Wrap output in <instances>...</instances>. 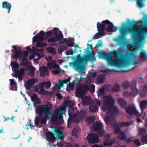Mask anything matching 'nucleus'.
<instances>
[{"label":"nucleus","mask_w":147,"mask_h":147,"mask_svg":"<svg viewBox=\"0 0 147 147\" xmlns=\"http://www.w3.org/2000/svg\"><path fill=\"white\" fill-rule=\"evenodd\" d=\"M2 8L7 9V13L10 12L11 5V3H9L7 1H4L2 3Z\"/></svg>","instance_id":"412c9836"},{"label":"nucleus","mask_w":147,"mask_h":147,"mask_svg":"<svg viewBox=\"0 0 147 147\" xmlns=\"http://www.w3.org/2000/svg\"><path fill=\"white\" fill-rule=\"evenodd\" d=\"M38 98L37 95L35 93L34 94L32 95L31 96V99L32 101H34L36 99H37Z\"/></svg>","instance_id":"e2e57ef3"},{"label":"nucleus","mask_w":147,"mask_h":147,"mask_svg":"<svg viewBox=\"0 0 147 147\" xmlns=\"http://www.w3.org/2000/svg\"><path fill=\"white\" fill-rule=\"evenodd\" d=\"M114 133L116 134H119L121 132V129L118 124L115 125L114 128Z\"/></svg>","instance_id":"a19ab883"},{"label":"nucleus","mask_w":147,"mask_h":147,"mask_svg":"<svg viewBox=\"0 0 147 147\" xmlns=\"http://www.w3.org/2000/svg\"><path fill=\"white\" fill-rule=\"evenodd\" d=\"M140 107L141 111L142 114L144 110L147 107V100H143L140 103Z\"/></svg>","instance_id":"5701e85b"},{"label":"nucleus","mask_w":147,"mask_h":147,"mask_svg":"<svg viewBox=\"0 0 147 147\" xmlns=\"http://www.w3.org/2000/svg\"><path fill=\"white\" fill-rule=\"evenodd\" d=\"M75 52H76V51L75 50H74L73 51L69 50L67 51L66 55H72L73 53Z\"/></svg>","instance_id":"0e129e2a"},{"label":"nucleus","mask_w":147,"mask_h":147,"mask_svg":"<svg viewBox=\"0 0 147 147\" xmlns=\"http://www.w3.org/2000/svg\"><path fill=\"white\" fill-rule=\"evenodd\" d=\"M142 22V19L137 21L132 20L130 22L129 25L130 27L127 28L125 24L123 25L120 31L121 36H120L116 41L118 44L121 46L124 45L125 44V41L123 40L124 36L126 35L127 31L131 33V38L135 46L138 45L141 41V39L144 38V33L147 34V25L146 26L145 30L143 29L142 26L137 25L138 24Z\"/></svg>","instance_id":"f257e3e1"},{"label":"nucleus","mask_w":147,"mask_h":147,"mask_svg":"<svg viewBox=\"0 0 147 147\" xmlns=\"http://www.w3.org/2000/svg\"><path fill=\"white\" fill-rule=\"evenodd\" d=\"M54 132L56 134V136H57L59 139L62 140L64 136L63 132H61L59 129H55L54 131Z\"/></svg>","instance_id":"c85d7f7f"},{"label":"nucleus","mask_w":147,"mask_h":147,"mask_svg":"<svg viewBox=\"0 0 147 147\" xmlns=\"http://www.w3.org/2000/svg\"><path fill=\"white\" fill-rule=\"evenodd\" d=\"M114 26L113 24L111 23V24L108 25V27L106 28V30L107 31L109 32H112Z\"/></svg>","instance_id":"c03bdc74"},{"label":"nucleus","mask_w":147,"mask_h":147,"mask_svg":"<svg viewBox=\"0 0 147 147\" xmlns=\"http://www.w3.org/2000/svg\"><path fill=\"white\" fill-rule=\"evenodd\" d=\"M103 53L98 54L99 58L105 59L107 62L108 64L111 66L119 67L122 61L128 60L129 59L135 60L137 57L136 55L134 53L130 54L127 53L124 54L121 50L114 51L112 53L111 52L105 53L104 51Z\"/></svg>","instance_id":"f03ea898"},{"label":"nucleus","mask_w":147,"mask_h":147,"mask_svg":"<svg viewBox=\"0 0 147 147\" xmlns=\"http://www.w3.org/2000/svg\"><path fill=\"white\" fill-rule=\"evenodd\" d=\"M98 31L100 33V35L102 36L105 35L104 31L105 29V26L104 24H100L99 22L97 23Z\"/></svg>","instance_id":"a211bd4d"},{"label":"nucleus","mask_w":147,"mask_h":147,"mask_svg":"<svg viewBox=\"0 0 147 147\" xmlns=\"http://www.w3.org/2000/svg\"><path fill=\"white\" fill-rule=\"evenodd\" d=\"M88 107L90 112L92 113L96 112L98 108V107L95 104L89 105Z\"/></svg>","instance_id":"393cba45"},{"label":"nucleus","mask_w":147,"mask_h":147,"mask_svg":"<svg viewBox=\"0 0 147 147\" xmlns=\"http://www.w3.org/2000/svg\"><path fill=\"white\" fill-rule=\"evenodd\" d=\"M139 135L142 136L146 132V129L144 128H140L138 130Z\"/></svg>","instance_id":"8fccbe9b"},{"label":"nucleus","mask_w":147,"mask_h":147,"mask_svg":"<svg viewBox=\"0 0 147 147\" xmlns=\"http://www.w3.org/2000/svg\"><path fill=\"white\" fill-rule=\"evenodd\" d=\"M36 42V47H45L47 45V43H43L40 42Z\"/></svg>","instance_id":"5fc2aeb1"},{"label":"nucleus","mask_w":147,"mask_h":147,"mask_svg":"<svg viewBox=\"0 0 147 147\" xmlns=\"http://www.w3.org/2000/svg\"><path fill=\"white\" fill-rule=\"evenodd\" d=\"M54 32L55 31H54L53 29L47 32L46 33V34H47V38L53 36L54 35Z\"/></svg>","instance_id":"de8ad7c7"},{"label":"nucleus","mask_w":147,"mask_h":147,"mask_svg":"<svg viewBox=\"0 0 147 147\" xmlns=\"http://www.w3.org/2000/svg\"><path fill=\"white\" fill-rule=\"evenodd\" d=\"M38 80L36 78H33L27 80L25 83L24 86L26 89L29 90L30 89V86H32L34 83L37 82Z\"/></svg>","instance_id":"9b49d317"},{"label":"nucleus","mask_w":147,"mask_h":147,"mask_svg":"<svg viewBox=\"0 0 147 147\" xmlns=\"http://www.w3.org/2000/svg\"><path fill=\"white\" fill-rule=\"evenodd\" d=\"M45 33L43 31L40 32L38 35L34 36L32 38L33 41L34 42H37L38 41H41L44 40V37L45 36Z\"/></svg>","instance_id":"f8f14e48"},{"label":"nucleus","mask_w":147,"mask_h":147,"mask_svg":"<svg viewBox=\"0 0 147 147\" xmlns=\"http://www.w3.org/2000/svg\"><path fill=\"white\" fill-rule=\"evenodd\" d=\"M102 45V41L101 40H99L97 44L96 45V46L97 48H99L100 47H101Z\"/></svg>","instance_id":"338daca9"},{"label":"nucleus","mask_w":147,"mask_h":147,"mask_svg":"<svg viewBox=\"0 0 147 147\" xmlns=\"http://www.w3.org/2000/svg\"><path fill=\"white\" fill-rule=\"evenodd\" d=\"M117 101L121 107H123L126 106L127 104V102L123 98H118Z\"/></svg>","instance_id":"7c9ffc66"},{"label":"nucleus","mask_w":147,"mask_h":147,"mask_svg":"<svg viewBox=\"0 0 147 147\" xmlns=\"http://www.w3.org/2000/svg\"><path fill=\"white\" fill-rule=\"evenodd\" d=\"M41 117V116H37L34 119V123L35 125H38L40 122V118Z\"/></svg>","instance_id":"13d9d810"},{"label":"nucleus","mask_w":147,"mask_h":147,"mask_svg":"<svg viewBox=\"0 0 147 147\" xmlns=\"http://www.w3.org/2000/svg\"><path fill=\"white\" fill-rule=\"evenodd\" d=\"M85 60V59L83 57H80L77 58L74 62H70L69 65L75 67V70L80 74H81L83 72L82 68Z\"/></svg>","instance_id":"423d86ee"},{"label":"nucleus","mask_w":147,"mask_h":147,"mask_svg":"<svg viewBox=\"0 0 147 147\" xmlns=\"http://www.w3.org/2000/svg\"><path fill=\"white\" fill-rule=\"evenodd\" d=\"M126 112L130 115H137V111L134 107L130 106L127 107L126 109Z\"/></svg>","instance_id":"2eb2a0df"},{"label":"nucleus","mask_w":147,"mask_h":147,"mask_svg":"<svg viewBox=\"0 0 147 147\" xmlns=\"http://www.w3.org/2000/svg\"><path fill=\"white\" fill-rule=\"evenodd\" d=\"M100 36L101 35H100V32L97 33L95 35L94 37L93 38V39L95 40L99 38L100 37Z\"/></svg>","instance_id":"69168bd1"},{"label":"nucleus","mask_w":147,"mask_h":147,"mask_svg":"<svg viewBox=\"0 0 147 147\" xmlns=\"http://www.w3.org/2000/svg\"><path fill=\"white\" fill-rule=\"evenodd\" d=\"M61 71H62L63 72H64V70L61 69L60 68H59L57 70L53 71V72L54 74H57L61 73Z\"/></svg>","instance_id":"680f3d73"},{"label":"nucleus","mask_w":147,"mask_h":147,"mask_svg":"<svg viewBox=\"0 0 147 147\" xmlns=\"http://www.w3.org/2000/svg\"><path fill=\"white\" fill-rule=\"evenodd\" d=\"M12 47L15 49L14 52L15 53L14 55L11 56V57L12 58L17 59L19 57H21L22 54V50L20 49L17 50V48L16 45H12Z\"/></svg>","instance_id":"f3484780"},{"label":"nucleus","mask_w":147,"mask_h":147,"mask_svg":"<svg viewBox=\"0 0 147 147\" xmlns=\"http://www.w3.org/2000/svg\"><path fill=\"white\" fill-rule=\"evenodd\" d=\"M52 108V105L49 102L48 104L39 105L37 106L36 109V113L40 116L42 115L43 113L47 117V115L51 113V110Z\"/></svg>","instance_id":"39448f33"},{"label":"nucleus","mask_w":147,"mask_h":147,"mask_svg":"<svg viewBox=\"0 0 147 147\" xmlns=\"http://www.w3.org/2000/svg\"><path fill=\"white\" fill-rule=\"evenodd\" d=\"M30 75L31 76L32 75V76H34V71L35 70V68L33 66L30 68Z\"/></svg>","instance_id":"052dcab7"},{"label":"nucleus","mask_w":147,"mask_h":147,"mask_svg":"<svg viewBox=\"0 0 147 147\" xmlns=\"http://www.w3.org/2000/svg\"><path fill=\"white\" fill-rule=\"evenodd\" d=\"M95 119V117L94 116H91L88 117L87 119V121L90 123H92L94 122Z\"/></svg>","instance_id":"603ef678"},{"label":"nucleus","mask_w":147,"mask_h":147,"mask_svg":"<svg viewBox=\"0 0 147 147\" xmlns=\"http://www.w3.org/2000/svg\"><path fill=\"white\" fill-rule=\"evenodd\" d=\"M114 143V141L111 139L109 138H108L104 141V145L105 146H111Z\"/></svg>","instance_id":"cd10ccee"},{"label":"nucleus","mask_w":147,"mask_h":147,"mask_svg":"<svg viewBox=\"0 0 147 147\" xmlns=\"http://www.w3.org/2000/svg\"><path fill=\"white\" fill-rule=\"evenodd\" d=\"M111 89L113 91L118 92L120 90V85L118 84H116L114 86L112 87Z\"/></svg>","instance_id":"4c0bfd02"},{"label":"nucleus","mask_w":147,"mask_h":147,"mask_svg":"<svg viewBox=\"0 0 147 147\" xmlns=\"http://www.w3.org/2000/svg\"><path fill=\"white\" fill-rule=\"evenodd\" d=\"M76 107L75 108L72 107V106H70L68 107V114L69 116L70 117H75L74 116V113L73 114L74 112V109H76Z\"/></svg>","instance_id":"473e14b6"},{"label":"nucleus","mask_w":147,"mask_h":147,"mask_svg":"<svg viewBox=\"0 0 147 147\" xmlns=\"http://www.w3.org/2000/svg\"><path fill=\"white\" fill-rule=\"evenodd\" d=\"M63 83L62 80L60 81L59 82V85L57 86L58 88L60 89L61 88L63 87Z\"/></svg>","instance_id":"774afa93"},{"label":"nucleus","mask_w":147,"mask_h":147,"mask_svg":"<svg viewBox=\"0 0 147 147\" xmlns=\"http://www.w3.org/2000/svg\"><path fill=\"white\" fill-rule=\"evenodd\" d=\"M85 115V111L83 109L81 110L80 112L74 113V116L76 118L77 121H79L83 119Z\"/></svg>","instance_id":"ddd939ff"},{"label":"nucleus","mask_w":147,"mask_h":147,"mask_svg":"<svg viewBox=\"0 0 147 147\" xmlns=\"http://www.w3.org/2000/svg\"><path fill=\"white\" fill-rule=\"evenodd\" d=\"M130 86V84L129 82H125L122 84V86L123 88L127 89Z\"/></svg>","instance_id":"6e6d98bb"},{"label":"nucleus","mask_w":147,"mask_h":147,"mask_svg":"<svg viewBox=\"0 0 147 147\" xmlns=\"http://www.w3.org/2000/svg\"><path fill=\"white\" fill-rule=\"evenodd\" d=\"M130 124V123L128 122H120L119 123L118 125L120 127H122L123 126H127Z\"/></svg>","instance_id":"bf43d9fd"},{"label":"nucleus","mask_w":147,"mask_h":147,"mask_svg":"<svg viewBox=\"0 0 147 147\" xmlns=\"http://www.w3.org/2000/svg\"><path fill=\"white\" fill-rule=\"evenodd\" d=\"M39 70L41 76L44 77L49 75V70L46 66H43L40 67Z\"/></svg>","instance_id":"dca6fc26"},{"label":"nucleus","mask_w":147,"mask_h":147,"mask_svg":"<svg viewBox=\"0 0 147 147\" xmlns=\"http://www.w3.org/2000/svg\"><path fill=\"white\" fill-rule=\"evenodd\" d=\"M22 56L23 57V61H22V65L23 66H26L28 65L27 63L24 62V61L26 60L27 61L28 60L26 59L29 53L28 52L24 51H23L22 53Z\"/></svg>","instance_id":"aec40b11"},{"label":"nucleus","mask_w":147,"mask_h":147,"mask_svg":"<svg viewBox=\"0 0 147 147\" xmlns=\"http://www.w3.org/2000/svg\"><path fill=\"white\" fill-rule=\"evenodd\" d=\"M115 99L111 95L106 96L103 100V104L102 107V110L104 112L109 110L107 112V116L104 121L106 124H110V122L114 120V114H118L119 111L117 107L114 106Z\"/></svg>","instance_id":"7ed1b4c3"},{"label":"nucleus","mask_w":147,"mask_h":147,"mask_svg":"<svg viewBox=\"0 0 147 147\" xmlns=\"http://www.w3.org/2000/svg\"><path fill=\"white\" fill-rule=\"evenodd\" d=\"M40 83H42L43 84V87H45V88L47 89L49 88L51 86V82H43Z\"/></svg>","instance_id":"09e8293b"},{"label":"nucleus","mask_w":147,"mask_h":147,"mask_svg":"<svg viewBox=\"0 0 147 147\" xmlns=\"http://www.w3.org/2000/svg\"><path fill=\"white\" fill-rule=\"evenodd\" d=\"M145 0H136L137 6L140 8L143 7L144 6V1Z\"/></svg>","instance_id":"e433bc0d"},{"label":"nucleus","mask_w":147,"mask_h":147,"mask_svg":"<svg viewBox=\"0 0 147 147\" xmlns=\"http://www.w3.org/2000/svg\"><path fill=\"white\" fill-rule=\"evenodd\" d=\"M16 72L18 75H23L24 74V69L22 68L17 71Z\"/></svg>","instance_id":"4d7b16f0"},{"label":"nucleus","mask_w":147,"mask_h":147,"mask_svg":"<svg viewBox=\"0 0 147 147\" xmlns=\"http://www.w3.org/2000/svg\"><path fill=\"white\" fill-rule=\"evenodd\" d=\"M51 115V113H50L49 115H47V117H46L45 116V118H42V117H41V120H40V123L42 124H45L46 123V122L47 121V119H49L50 116Z\"/></svg>","instance_id":"f704fd0d"},{"label":"nucleus","mask_w":147,"mask_h":147,"mask_svg":"<svg viewBox=\"0 0 147 147\" xmlns=\"http://www.w3.org/2000/svg\"><path fill=\"white\" fill-rule=\"evenodd\" d=\"M10 89L12 90L17 91L18 87L16 82L13 79H9Z\"/></svg>","instance_id":"b1692460"},{"label":"nucleus","mask_w":147,"mask_h":147,"mask_svg":"<svg viewBox=\"0 0 147 147\" xmlns=\"http://www.w3.org/2000/svg\"><path fill=\"white\" fill-rule=\"evenodd\" d=\"M43 84L42 83H40L38 85V89H39V91L38 92V94H45L47 91H45L44 90L43 87Z\"/></svg>","instance_id":"2f4dec72"},{"label":"nucleus","mask_w":147,"mask_h":147,"mask_svg":"<svg viewBox=\"0 0 147 147\" xmlns=\"http://www.w3.org/2000/svg\"><path fill=\"white\" fill-rule=\"evenodd\" d=\"M133 142L137 146H140L141 145L140 140L138 138L135 139L133 140Z\"/></svg>","instance_id":"864d4df0"},{"label":"nucleus","mask_w":147,"mask_h":147,"mask_svg":"<svg viewBox=\"0 0 147 147\" xmlns=\"http://www.w3.org/2000/svg\"><path fill=\"white\" fill-rule=\"evenodd\" d=\"M87 85H83L78 87L75 92V95L78 97H83L88 91Z\"/></svg>","instance_id":"6e6552de"},{"label":"nucleus","mask_w":147,"mask_h":147,"mask_svg":"<svg viewBox=\"0 0 147 147\" xmlns=\"http://www.w3.org/2000/svg\"><path fill=\"white\" fill-rule=\"evenodd\" d=\"M86 139L90 144L98 143L99 141L98 135L93 133L89 134L86 137Z\"/></svg>","instance_id":"9d476101"},{"label":"nucleus","mask_w":147,"mask_h":147,"mask_svg":"<svg viewBox=\"0 0 147 147\" xmlns=\"http://www.w3.org/2000/svg\"><path fill=\"white\" fill-rule=\"evenodd\" d=\"M47 66L49 68L52 67L53 69H58L59 67V65L56 63V61L55 60L48 63Z\"/></svg>","instance_id":"4be33fe9"},{"label":"nucleus","mask_w":147,"mask_h":147,"mask_svg":"<svg viewBox=\"0 0 147 147\" xmlns=\"http://www.w3.org/2000/svg\"><path fill=\"white\" fill-rule=\"evenodd\" d=\"M46 50L48 52L51 53L53 55L55 54L56 53L55 49L53 47H50L47 48Z\"/></svg>","instance_id":"ea45409f"},{"label":"nucleus","mask_w":147,"mask_h":147,"mask_svg":"<svg viewBox=\"0 0 147 147\" xmlns=\"http://www.w3.org/2000/svg\"><path fill=\"white\" fill-rule=\"evenodd\" d=\"M103 125L99 121H96L92 125L93 131L97 132L99 135H102L103 134L102 131Z\"/></svg>","instance_id":"1a4fd4ad"},{"label":"nucleus","mask_w":147,"mask_h":147,"mask_svg":"<svg viewBox=\"0 0 147 147\" xmlns=\"http://www.w3.org/2000/svg\"><path fill=\"white\" fill-rule=\"evenodd\" d=\"M127 136L123 132H121L120 134H119L117 136V138L119 139L123 140H127Z\"/></svg>","instance_id":"c9c22d12"},{"label":"nucleus","mask_w":147,"mask_h":147,"mask_svg":"<svg viewBox=\"0 0 147 147\" xmlns=\"http://www.w3.org/2000/svg\"><path fill=\"white\" fill-rule=\"evenodd\" d=\"M64 104L65 106H63L61 108L57 109L55 111L54 113V115L52 117V120L54 121H57L58 120L59 121L57 122V124L60 125L62 123V120L63 117L62 115L64 112H65L67 108V105H68L69 107L70 106H73L74 103L73 101L67 100L65 99L64 100Z\"/></svg>","instance_id":"20e7f679"},{"label":"nucleus","mask_w":147,"mask_h":147,"mask_svg":"<svg viewBox=\"0 0 147 147\" xmlns=\"http://www.w3.org/2000/svg\"><path fill=\"white\" fill-rule=\"evenodd\" d=\"M97 79L98 82L99 83H103L105 80L104 76L102 75H100L99 76H98Z\"/></svg>","instance_id":"79ce46f5"},{"label":"nucleus","mask_w":147,"mask_h":147,"mask_svg":"<svg viewBox=\"0 0 147 147\" xmlns=\"http://www.w3.org/2000/svg\"><path fill=\"white\" fill-rule=\"evenodd\" d=\"M137 82L135 81L132 82L131 85V92H125L123 93V96L124 97H129L131 96H134L137 95L138 93V90L136 88Z\"/></svg>","instance_id":"0eeeda50"},{"label":"nucleus","mask_w":147,"mask_h":147,"mask_svg":"<svg viewBox=\"0 0 147 147\" xmlns=\"http://www.w3.org/2000/svg\"><path fill=\"white\" fill-rule=\"evenodd\" d=\"M105 92V88L104 87H102L100 88L98 91V96H102L104 94Z\"/></svg>","instance_id":"a18cd8bd"},{"label":"nucleus","mask_w":147,"mask_h":147,"mask_svg":"<svg viewBox=\"0 0 147 147\" xmlns=\"http://www.w3.org/2000/svg\"><path fill=\"white\" fill-rule=\"evenodd\" d=\"M138 63L136 61H132V64L134 65H135V66L134 67H133L132 68L127 70H123L121 69L120 71L119 70H117L116 69H110L109 71H116V72H128L130 71H131L132 70H133L134 69V68L136 67L137 66V65H136Z\"/></svg>","instance_id":"6ab92c4d"},{"label":"nucleus","mask_w":147,"mask_h":147,"mask_svg":"<svg viewBox=\"0 0 147 147\" xmlns=\"http://www.w3.org/2000/svg\"><path fill=\"white\" fill-rule=\"evenodd\" d=\"M140 58L143 60L147 59V53L144 50H142L140 52Z\"/></svg>","instance_id":"c756f323"},{"label":"nucleus","mask_w":147,"mask_h":147,"mask_svg":"<svg viewBox=\"0 0 147 147\" xmlns=\"http://www.w3.org/2000/svg\"><path fill=\"white\" fill-rule=\"evenodd\" d=\"M75 119H76V117L69 116L67 121V127L70 128L72 127L71 125L74 122V120Z\"/></svg>","instance_id":"a878e982"},{"label":"nucleus","mask_w":147,"mask_h":147,"mask_svg":"<svg viewBox=\"0 0 147 147\" xmlns=\"http://www.w3.org/2000/svg\"><path fill=\"white\" fill-rule=\"evenodd\" d=\"M91 100L90 97L86 96L82 99V102L84 105H88L90 104Z\"/></svg>","instance_id":"bb28decb"},{"label":"nucleus","mask_w":147,"mask_h":147,"mask_svg":"<svg viewBox=\"0 0 147 147\" xmlns=\"http://www.w3.org/2000/svg\"><path fill=\"white\" fill-rule=\"evenodd\" d=\"M141 141L143 144L147 143V134H146L145 135H142Z\"/></svg>","instance_id":"49530a36"},{"label":"nucleus","mask_w":147,"mask_h":147,"mask_svg":"<svg viewBox=\"0 0 147 147\" xmlns=\"http://www.w3.org/2000/svg\"><path fill=\"white\" fill-rule=\"evenodd\" d=\"M54 30L55 31L54 36L58 41H60L63 38V35L62 33L59 30V29L57 28H54Z\"/></svg>","instance_id":"4468645a"},{"label":"nucleus","mask_w":147,"mask_h":147,"mask_svg":"<svg viewBox=\"0 0 147 147\" xmlns=\"http://www.w3.org/2000/svg\"><path fill=\"white\" fill-rule=\"evenodd\" d=\"M46 135V137L48 138L51 141H55V138L53 133L50 131H49L47 132Z\"/></svg>","instance_id":"72a5a7b5"},{"label":"nucleus","mask_w":147,"mask_h":147,"mask_svg":"<svg viewBox=\"0 0 147 147\" xmlns=\"http://www.w3.org/2000/svg\"><path fill=\"white\" fill-rule=\"evenodd\" d=\"M140 95L142 97L145 96L147 95V86H145L141 91Z\"/></svg>","instance_id":"58836bf2"},{"label":"nucleus","mask_w":147,"mask_h":147,"mask_svg":"<svg viewBox=\"0 0 147 147\" xmlns=\"http://www.w3.org/2000/svg\"><path fill=\"white\" fill-rule=\"evenodd\" d=\"M13 69H14L16 71L18 68L19 65L18 64L14 61L11 62V63Z\"/></svg>","instance_id":"37998d69"},{"label":"nucleus","mask_w":147,"mask_h":147,"mask_svg":"<svg viewBox=\"0 0 147 147\" xmlns=\"http://www.w3.org/2000/svg\"><path fill=\"white\" fill-rule=\"evenodd\" d=\"M87 86L88 87V91L90 89V92L91 93H93L95 91V86L93 84H92L91 85H87Z\"/></svg>","instance_id":"3c124183"}]
</instances>
